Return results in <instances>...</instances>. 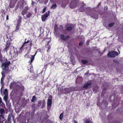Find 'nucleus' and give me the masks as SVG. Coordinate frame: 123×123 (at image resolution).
<instances>
[{
    "instance_id": "49530a36",
    "label": "nucleus",
    "mask_w": 123,
    "mask_h": 123,
    "mask_svg": "<svg viewBox=\"0 0 123 123\" xmlns=\"http://www.w3.org/2000/svg\"><path fill=\"white\" fill-rule=\"evenodd\" d=\"M83 44V42L82 41H81L79 43V46H81Z\"/></svg>"
},
{
    "instance_id": "20e7f679",
    "label": "nucleus",
    "mask_w": 123,
    "mask_h": 123,
    "mask_svg": "<svg viewBox=\"0 0 123 123\" xmlns=\"http://www.w3.org/2000/svg\"><path fill=\"white\" fill-rule=\"evenodd\" d=\"M36 54H34V55H31V61H29V62H30V64L29 65L28 68V70H30V72H31V74L33 73V68L32 64V63L34 61V57Z\"/></svg>"
},
{
    "instance_id": "6e6d98bb",
    "label": "nucleus",
    "mask_w": 123,
    "mask_h": 123,
    "mask_svg": "<svg viewBox=\"0 0 123 123\" xmlns=\"http://www.w3.org/2000/svg\"><path fill=\"white\" fill-rule=\"evenodd\" d=\"M22 89L23 90H24V87L23 86H22Z\"/></svg>"
},
{
    "instance_id": "5fc2aeb1",
    "label": "nucleus",
    "mask_w": 123,
    "mask_h": 123,
    "mask_svg": "<svg viewBox=\"0 0 123 123\" xmlns=\"http://www.w3.org/2000/svg\"><path fill=\"white\" fill-rule=\"evenodd\" d=\"M48 64L47 63V64H45L44 66V67L45 68L46 67H47V66L48 65Z\"/></svg>"
},
{
    "instance_id": "f03ea898",
    "label": "nucleus",
    "mask_w": 123,
    "mask_h": 123,
    "mask_svg": "<svg viewBox=\"0 0 123 123\" xmlns=\"http://www.w3.org/2000/svg\"><path fill=\"white\" fill-rule=\"evenodd\" d=\"M5 61L4 63L2 64L1 65V67L2 68V70L5 73H7L8 72H10V70H9V66L10 64V62H6L7 61L6 58L4 59Z\"/></svg>"
},
{
    "instance_id": "7ed1b4c3",
    "label": "nucleus",
    "mask_w": 123,
    "mask_h": 123,
    "mask_svg": "<svg viewBox=\"0 0 123 123\" xmlns=\"http://www.w3.org/2000/svg\"><path fill=\"white\" fill-rule=\"evenodd\" d=\"M79 0H72L69 4V6L71 9L75 8L79 5Z\"/></svg>"
},
{
    "instance_id": "4468645a",
    "label": "nucleus",
    "mask_w": 123,
    "mask_h": 123,
    "mask_svg": "<svg viewBox=\"0 0 123 123\" xmlns=\"http://www.w3.org/2000/svg\"><path fill=\"white\" fill-rule=\"evenodd\" d=\"M10 44V43H7L6 45V47L3 50V51L4 52V53H5L6 52V53H7V50L8 48L9 45Z\"/></svg>"
},
{
    "instance_id": "4d7b16f0",
    "label": "nucleus",
    "mask_w": 123,
    "mask_h": 123,
    "mask_svg": "<svg viewBox=\"0 0 123 123\" xmlns=\"http://www.w3.org/2000/svg\"><path fill=\"white\" fill-rule=\"evenodd\" d=\"M74 123H77V121H76L75 120H74Z\"/></svg>"
},
{
    "instance_id": "2f4dec72",
    "label": "nucleus",
    "mask_w": 123,
    "mask_h": 123,
    "mask_svg": "<svg viewBox=\"0 0 123 123\" xmlns=\"http://www.w3.org/2000/svg\"><path fill=\"white\" fill-rule=\"evenodd\" d=\"M20 25L18 24H17L16 27V28L15 31H17L19 30V27Z\"/></svg>"
},
{
    "instance_id": "393cba45",
    "label": "nucleus",
    "mask_w": 123,
    "mask_h": 123,
    "mask_svg": "<svg viewBox=\"0 0 123 123\" xmlns=\"http://www.w3.org/2000/svg\"><path fill=\"white\" fill-rule=\"evenodd\" d=\"M10 74V72H8L7 73H5L3 72V71L2 70V72H1V74H2V77H5V74Z\"/></svg>"
},
{
    "instance_id": "a18cd8bd",
    "label": "nucleus",
    "mask_w": 123,
    "mask_h": 123,
    "mask_svg": "<svg viewBox=\"0 0 123 123\" xmlns=\"http://www.w3.org/2000/svg\"><path fill=\"white\" fill-rule=\"evenodd\" d=\"M42 101L41 100H39L38 102V105L39 106H40L41 105V103H42Z\"/></svg>"
},
{
    "instance_id": "052dcab7",
    "label": "nucleus",
    "mask_w": 123,
    "mask_h": 123,
    "mask_svg": "<svg viewBox=\"0 0 123 123\" xmlns=\"http://www.w3.org/2000/svg\"><path fill=\"white\" fill-rule=\"evenodd\" d=\"M4 77H2L1 78V80H3L4 79Z\"/></svg>"
},
{
    "instance_id": "4be33fe9",
    "label": "nucleus",
    "mask_w": 123,
    "mask_h": 123,
    "mask_svg": "<svg viewBox=\"0 0 123 123\" xmlns=\"http://www.w3.org/2000/svg\"><path fill=\"white\" fill-rule=\"evenodd\" d=\"M4 99L6 103L7 100L8 98V94H5L4 97Z\"/></svg>"
},
{
    "instance_id": "e433bc0d",
    "label": "nucleus",
    "mask_w": 123,
    "mask_h": 123,
    "mask_svg": "<svg viewBox=\"0 0 123 123\" xmlns=\"http://www.w3.org/2000/svg\"><path fill=\"white\" fill-rule=\"evenodd\" d=\"M71 61L72 63V64L74 65L75 64V60L74 59V58H71Z\"/></svg>"
},
{
    "instance_id": "680f3d73",
    "label": "nucleus",
    "mask_w": 123,
    "mask_h": 123,
    "mask_svg": "<svg viewBox=\"0 0 123 123\" xmlns=\"http://www.w3.org/2000/svg\"><path fill=\"white\" fill-rule=\"evenodd\" d=\"M60 26L63 29V27L62 25H61Z\"/></svg>"
},
{
    "instance_id": "13d9d810",
    "label": "nucleus",
    "mask_w": 123,
    "mask_h": 123,
    "mask_svg": "<svg viewBox=\"0 0 123 123\" xmlns=\"http://www.w3.org/2000/svg\"><path fill=\"white\" fill-rule=\"evenodd\" d=\"M105 8L106 9H108V7L107 6L105 7Z\"/></svg>"
},
{
    "instance_id": "5701e85b",
    "label": "nucleus",
    "mask_w": 123,
    "mask_h": 123,
    "mask_svg": "<svg viewBox=\"0 0 123 123\" xmlns=\"http://www.w3.org/2000/svg\"><path fill=\"white\" fill-rule=\"evenodd\" d=\"M43 50H42V49H38L37 51L36 52V53L35 54H37V53H38L39 54H40V53H42L41 52H42L43 51Z\"/></svg>"
},
{
    "instance_id": "a211bd4d",
    "label": "nucleus",
    "mask_w": 123,
    "mask_h": 123,
    "mask_svg": "<svg viewBox=\"0 0 123 123\" xmlns=\"http://www.w3.org/2000/svg\"><path fill=\"white\" fill-rule=\"evenodd\" d=\"M91 85V83L90 82L89 83H87L86 84H85L83 88L86 89L89 86H90Z\"/></svg>"
},
{
    "instance_id": "2eb2a0df",
    "label": "nucleus",
    "mask_w": 123,
    "mask_h": 123,
    "mask_svg": "<svg viewBox=\"0 0 123 123\" xmlns=\"http://www.w3.org/2000/svg\"><path fill=\"white\" fill-rule=\"evenodd\" d=\"M33 13L32 12H28L26 15V18H25V19H26V18H29L30 17H32L33 16Z\"/></svg>"
},
{
    "instance_id": "603ef678",
    "label": "nucleus",
    "mask_w": 123,
    "mask_h": 123,
    "mask_svg": "<svg viewBox=\"0 0 123 123\" xmlns=\"http://www.w3.org/2000/svg\"><path fill=\"white\" fill-rule=\"evenodd\" d=\"M89 70L87 72L85 73V75H87V74H88L89 73Z\"/></svg>"
},
{
    "instance_id": "f257e3e1",
    "label": "nucleus",
    "mask_w": 123,
    "mask_h": 123,
    "mask_svg": "<svg viewBox=\"0 0 123 123\" xmlns=\"http://www.w3.org/2000/svg\"><path fill=\"white\" fill-rule=\"evenodd\" d=\"M86 12L87 15L90 16L94 19H97L98 18V14L96 12V10H95L92 11V9L90 7H88L86 8Z\"/></svg>"
},
{
    "instance_id": "1a4fd4ad",
    "label": "nucleus",
    "mask_w": 123,
    "mask_h": 123,
    "mask_svg": "<svg viewBox=\"0 0 123 123\" xmlns=\"http://www.w3.org/2000/svg\"><path fill=\"white\" fill-rule=\"evenodd\" d=\"M60 36L61 40L64 41H66L70 37V36H69L68 35L65 37V36L62 34H60Z\"/></svg>"
},
{
    "instance_id": "aec40b11",
    "label": "nucleus",
    "mask_w": 123,
    "mask_h": 123,
    "mask_svg": "<svg viewBox=\"0 0 123 123\" xmlns=\"http://www.w3.org/2000/svg\"><path fill=\"white\" fill-rule=\"evenodd\" d=\"M118 54H107L108 56L109 57L114 58L116 55H117Z\"/></svg>"
},
{
    "instance_id": "c85d7f7f",
    "label": "nucleus",
    "mask_w": 123,
    "mask_h": 123,
    "mask_svg": "<svg viewBox=\"0 0 123 123\" xmlns=\"http://www.w3.org/2000/svg\"><path fill=\"white\" fill-rule=\"evenodd\" d=\"M43 103L42 105L41 108H43L44 107L45 104V101L44 99H43L42 100Z\"/></svg>"
},
{
    "instance_id": "ddd939ff",
    "label": "nucleus",
    "mask_w": 123,
    "mask_h": 123,
    "mask_svg": "<svg viewBox=\"0 0 123 123\" xmlns=\"http://www.w3.org/2000/svg\"><path fill=\"white\" fill-rule=\"evenodd\" d=\"M85 4L84 2L83 3L79 9V11L80 12L83 11L85 10V8L84 7Z\"/></svg>"
},
{
    "instance_id": "de8ad7c7",
    "label": "nucleus",
    "mask_w": 123,
    "mask_h": 123,
    "mask_svg": "<svg viewBox=\"0 0 123 123\" xmlns=\"http://www.w3.org/2000/svg\"><path fill=\"white\" fill-rule=\"evenodd\" d=\"M17 0H11V1L14 3H15L17 2Z\"/></svg>"
},
{
    "instance_id": "6e6552de",
    "label": "nucleus",
    "mask_w": 123,
    "mask_h": 123,
    "mask_svg": "<svg viewBox=\"0 0 123 123\" xmlns=\"http://www.w3.org/2000/svg\"><path fill=\"white\" fill-rule=\"evenodd\" d=\"M41 73H39L37 75L35 74L34 73L30 74L29 75L30 77L31 80L36 79L37 77L39 76V75L41 74Z\"/></svg>"
},
{
    "instance_id": "6ab92c4d",
    "label": "nucleus",
    "mask_w": 123,
    "mask_h": 123,
    "mask_svg": "<svg viewBox=\"0 0 123 123\" xmlns=\"http://www.w3.org/2000/svg\"><path fill=\"white\" fill-rule=\"evenodd\" d=\"M73 28L72 26H69L66 27V30L68 31H70L72 30Z\"/></svg>"
},
{
    "instance_id": "3c124183",
    "label": "nucleus",
    "mask_w": 123,
    "mask_h": 123,
    "mask_svg": "<svg viewBox=\"0 0 123 123\" xmlns=\"http://www.w3.org/2000/svg\"><path fill=\"white\" fill-rule=\"evenodd\" d=\"M48 64H50V65H53L54 64V62H49V63H48Z\"/></svg>"
},
{
    "instance_id": "72a5a7b5",
    "label": "nucleus",
    "mask_w": 123,
    "mask_h": 123,
    "mask_svg": "<svg viewBox=\"0 0 123 123\" xmlns=\"http://www.w3.org/2000/svg\"><path fill=\"white\" fill-rule=\"evenodd\" d=\"M115 24L114 23L112 22L108 24V26L109 27H111L114 25Z\"/></svg>"
},
{
    "instance_id": "c756f323",
    "label": "nucleus",
    "mask_w": 123,
    "mask_h": 123,
    "mask_svg": "<svg viewBox=\"0 0 123 123\" xmlns=\"http://www.w3.org/2000/svg\"><path fill=\"white\" fill-rule=\"evenodd\" d=\"M108 54H118V53L117 52L113 51L110 52Z\"/></svg>"
},
{
    "instance_id": "f3484780",
    "label": "nucleus",
    "mask_w": 123,
    "mask_h": 123,
    "mask_svg": "<svg viewBox=\"0 0 123 123\" xmlns=\"http://www.w3.org/2000/svg\"><path fill=\"white\" fill-rule=\"evenodd\" d=\"M81 58L84 59H87L88 58V55L87 54H81L80 56Z\"/></svg>"
},
{
    "instance_id": "58836bf2",
    "label": "nucleus",
    "mask_w": 123,
    "mask_h": 123,
    "mask_svg": "<svg viewBox=\"0 0 123 123\" xmlns=\"http://www.w3.org/2000/svg\"><path fill=\"white\" fill-rule=\"evenodd\" d=\"M4 94L5 95V94H8V91L7 89H5L4 91Z\"/></svg>"
},
{
    "instance_id": "bb28decb",
    "label": "nucleus",
    "mask_w": 123,
    "mask_h": 123,
    "mask_svg": "<svg viewBox=\"0 0 123 123\" xmlns=\"http://www.w3.org/2000/svg\"><path fill=\"white\" fill-rule=\"evenodd\" d=\"M57 5L55 3L53 4L51 6L50 8L54 9L57 7Z\"/></svg>"
},
{
    "instance_id": "ea45409f",
    "label": "nucleus",
    "mask_w": 123,
    "mask_h": 123,
    "mask_svg": "<svg viewBox=\"0 0 123 123\" xmlns=\"http://www.w3.org/2000/svg\"><path fill=\"white\" fill-rule=\"evenodd\" d=\"M14 5L13 4H10L9 5V6L11 8H12L14 7Z\"/></svg>"
},
{
    "instance_id": "412c9836",
    "label": "nucleus",
    "mask_w": 123,
    "mask_h": 123,
    "mask_svg": "<svg viewBox=\"0 0 123 123\" xmlns=\"http://www.w3.org/2000/svg\"><path fill=\"white\" fill-rule=\"evenodd\" d=\"M5 119V118L3 115L0 116V122L1 123L3 122Z\"/></svg>"
},
{
    "instance_id": "864d4df0",
    "label": "nucleus",
    "mask_w": 123,
    "mask_h": 123,
    "mask_svg": "<svg viewBox=\"0 0 123 123\" xmlns=\"http://www.w3.org/2000/svg\"><path fill=\"white\" fill-rule=\"evenodd\" d=\"M9 19L8 18V15H7L6 17V20H8Z\"/></svg>"
},
{
    "instance_id": "b1692460",
    "label": "nucleus",
    "mask_w": 123,
    "mask_h": 123,
    "mask_svg": "<svg viewBox=\"0 0 123 123\" xmlns=\"http://www.w3.org/2000/svg\"><path fill=\"white\" fill-rule=\"evenodd\" d=\"M81 62L83 64H85L88 62V61L87 60H81Z\"/></svg>"
},
{
    "instance_id": "09e8293b",
    "label": "nucleus",
    "mask_w": 123,
    "mask_h": 123,
    "mask_svg": "<svg viewBox=\"0 0 123 123\" xmlns=\"http://www.w3.org/2000/svg\"><path fill=\"white\" fill-rule=\"evenodd\" d=\"M66 6V5H64L63 3H62V7L63 8H65Z\"/></svg>"
},
{
    "instance_id": "dca6fc26",
    "label": "nucleus",
    "mask_w": 123,
    "mask_h": 123,
    "mask_svg": "<svg viewBox=\"0 0 123 123\" xmlns=\"http://www.w3.org/2000/svg\"><path fill=\"white\" fill-rule=\"evenodd\" d=\"M22 18L20 16H18V18L17 20V24L21 25Z\"/></svg>"
},
{
    "instance_id": "a19ab883",
    "label": "nucleus",
    "mask_w": 123,
    "mask_h": 123,
    "mask_svg": "<svg viewBox=\"0 0 123 123\" xmlns=\"http://www.w3.org/2000/svg\"><path fill=\"white\" fill-rule=\"evenodd\" d=\"M46 9V7L45 6L44 7L42 11V12L43 13H44Z\"/></svg>"
},
{
    "instance_id": "cd10ccee",
    "label": "nucleus",
    "mask_w": 123,
    "mask_h": 123,
    "mask_svg": "<svg viewBox=\"0 0 123 123\" xmlns=\"http://www.w3.org/2000/svg\"><path fill=\"white\" fill-rule=\"evenodd\" d=\"M37 100V98L35 96H33L31 99V101L34 102Z\"/></svg>"
},
{
    "instance_id": "473e14b6",
    "label": "nucleus",
    "mask_w": 123,
    "mask_h": 123,
    "mask_svg": "<svg viewBox=\"0 0 123 123\" xmlns=\"http://www.w3.org/2000/svg\"><path fill=\"white\" fill-rule=\"evenodd\" d=\"M63 117V113H61L60 115L59 119L60 120H62Z\"/></svg>"
},
{
    "instance_id": "39448f33",
    "label": "nucleus",
    "mask_w": 123,
    "mask_h": 123,
    "mask_svg": "<svg viewBox=\"0 0 123 123\" xmlns=\"http://www.w3.org/2000/svg\"><path fill=\"white\" fill-rule=\"evenodd\" d=\"M27 38H25V41L23 43L21 47L19 48V51L22 52L23 50H24V48L25 46H26L27 45H29V44H28L30 42V46L31 47L32 45L31 41H30L28 40L27 41H26Z\"/></svg>"
},
{
    "instance_id": "f8f14e48",
    "label": "nucleus",
    "mask_w": 123,
    "mask_h": 123,
    "mask_svg": "<svg viewBox=\"0 0 123 123\" xmlns=\"http://www.w3.org/2000/svg\"><path fill=\"white\" fill-rule=\"evenodd\" d=\"M48 39V41L47 42V44L46 46V47L48 48L47 50V51L48 52L49 49L51 48V47L50 45H49V43L51 41V39L50 38H47L46 39V40Z\"/></svg>"
},
{
    "instance_id": "a878e982",
    "label": "nucleus",
    "mask_w": 123,
    "mask_h": 123,
    "mask_svg": "<svg viewBox=\"0 0 123 123\" xmlns=\"http://www.w3.org/2000/svg\"><path fill=\"white\" fill-rule=\"evenodd\" d=\"M4 104L2 101L1 98L0 97V107H3Z\"/></svg>"
},
{
    "instance_id": "9d476101",
    "label": "nucleus",
    "mask_w": 123,
    "mask_h": 123,
    "mask_svg": "<svg viewBox=\"0 0 123 123\" xmlns=\"http://www.w3.org/2000/svg\"><path fill=\"white\" fill-rule=\"evenodd\" d=\"M29 9L27 6L25 7L23 9L21 12V14L24 16V15L26 14L27 13V11Z\"/></svg>"
},
{
    "instance_id": "0eeeda50",
    "label": "nucleus",
    "mask_w": 123,
    "mask_h": 123,
    "mask_svg": "<svg viewBox=\"0 0 123 123\" xmlns=\"http://www.w3.org/2000/svg\"><path fill=\"white\" fill-rule=\"evenodd\" d=\"M52 95H50L49 96V98L47 100V107L50 108L52 105Z\"/></svg>"
},
{
    "instance_id": "4c0bfd02",
    "label": "nucleus",
    "mask_w": 123,
    "mask_h": 123,
    "mask_svg": "<svg viewBox=\"0 0 123 123\" xmlns=\"http://www.w3.org/2000/svg\"><path fill=\"white\" fill-rule=\"evenodd\" d=\"M5 10H3V9L1 11V12H2V16L4 17L6 13L5 12Z\"/></svg>"
},
{
    "instance_id": "c9c22d12",
    "label": "nucleus",
    "mask_w": 123,
    "mask_h": 123,
    "mask_svg": "<svg viewBox=\"0 0 123 123\" xmlns=\"http://www.w3.org/2000/svg\"><path fill=\"white\" fill-rule=\"evenodd\" d=\"M0 61L2 62H5V61H3L2 59V56L1 54H0Z\"/></svg>"
},
{
    "instance_id": "bf43d9fd",
    "label": "nucleus",
    "mask_w": 123,
    "mask_h": 123,
    "mask_svg": "<svg viewBox=\"0 0 123 123\" xmlns=\"http://www.w3.org/2000/svg\"><path fill=\"white\" fill-rule=\"evenodd\" d=\"M3 80H1V83H3Z\"/></svg>"
},
{
    "instance_id": "c03bdc74",
    "label": "nucleus",
    "mask_w": 123,
    "mask_h": 123,
    "mask_svg": "<svg viewBox=\"0 0 123 123\" xmlns=\"http://www.w3.org/2000/svg\"><path fill=\"white\" fill-rule=\"evenodd\" d=\"M113 62H114L116 63L117 64H119V62H118L116 60H113Z\"/></svg>"
},
{
    "instance_id": "f704fd0d",
    "label": "nucleus",
    "mask_w": 123,
    "mask_h": 123,
    "mask_svg": "<svg viewBox=\"0 0 123 123\" xmlns=\"http://www.w3.org/2000/svg\"><path fill=\"white\" fill-rule=\"evenodd\" d=\"M91 121L88 119H86L85 120V122H84V123H91Z\"/></svg>"
},
{
    "instance_id": "8fccbe9b",
    "label": "nucleus",
    "mask_w": 123,
    "mask_h": 123,
    "mask_svg": "<svg viewBox=\"0 0 123 123\" xmlns=\"http://www.w3.org/2000/svg\"><path fill=\"white\" fill-rule=\"evenodd\" d=\"M101 5V2H99V3L97 5V8H98L99 6H100Z\"/></svg>"
},
{
    "instance_id": "9b49d317",
    "label": "nucleus",
    "mask_w": 123,
    "mask_h": 123,
    "mask_svg": "<svg viewBox=\"0 0 123 123\" xmlns=\"http://www.w3.org/2000/svg\"><path fill=\"white\" fill-rule=\"evenodd\" d=\"M92 48L93 51H95L96 53H98V54L101 53L100 49L96 47H92Z\"/></svg>"
},
{
    "instance_id": "79ce46f5",
    "label": "nucleus",
    "mask_w": 123,
    "mask_h": 123,
    "mask_svg": "<svg viewBox=\"0 0 123 123\" xmlns=\"http://www.w3.org/2000/svg\"><path fill=\"white\" fill-rule=\"evenodd\" d=\"M11 119V116L10 115H8V117L7 118V121H9Z\"/></svg>"
},
{
    "instance_id": "e2e57ef3",
    "label": "nucleus",
    "mask_w": 123,
    "mask_h": 123,
    "mask_svg": "<svg viewBox=\"0 0 123 123\" xmlns=\"http://www.w3.org/2000/svg\"><path fill=\"white\" fill-rule=\"evenodd\" d=\"M1 49H0V54H1Z\"/></svg>"
},
{
    "instance_id": "7c9ffc66",
    "label": "nucleus",
    "mask_w": 123,
    "mask_h": 123,
    "mask_svg": "<svg viewBox=\"0 0 123 123\" xmlns=\"http://www.w3.org/2000/svg\"><path fill=\"white\" fill-rule=\"evenodd\" d=\"M0 111L1 114H3L5 113V111L4 109L1 108L0 110Z\"/></svg>"
},
{
    "instance_id": "0e129e2a",
    "label": "nucleus",
    "mask_w": 123,
    "mask_h": 123,
    "mask_svg": "<svg viewBox=\"0 0 123 123\" xmlns=\"http://www.w3.org/2000/svg\"><path fill=\"white\" fill-rule=\"evenodd\" d=\"M14 123H16L15 122H14Z\"/></svg>"
},
{
    "instance_id": "37998d69",
    "label": "nucleus",
    "mask_w": 123,
    "mask_h": 123,
    "mask_svg": "<svg viewBox=\"0 0 123 123\" xmlns=\"http://www.w3.org/2000/svg\"><path fill=\"white\" fill-rule=\"evenodd\" d=\"M98 13L99 15H102V14H104L103 12L101 11H100Z\"/></svg>"
},
{
    "instance_id": "423d86ee",
    "label": "nucleus",
    "mask_w": 123,
    "mask_h": 123,
    "mask_svg": "<svg viewBox=\"0 0 123 123\" xmlns=\"http://www.w3.org/2000/svg\"><path fill=\"white\" fill-rule=\"evenodd\" d=\"M50 14V11H48L47 12H46L44 14L42 15L41 19L42 21L44 22L49 16Z\"/></svg>"
}]
</instances>
